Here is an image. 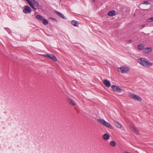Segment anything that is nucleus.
I'll list each match as a JSON object with an SVG mask.
<instances>
[{"mask_svg":"<svg viewBox=\"0 0 153 153\" xmlns=\"http://www.w3.org/2000/svg\"><path fill=\"white\" fill-rule=\"evenodd\" d=\"M97 120L103 126H105L110 129L113 128L112 126L109 123L106 121L104 120L100 119H98Z\"/></svg>","mask_w":153,"mask_h":153,"instance_id":"f03ea898","label":"nucleus"},{"mask_svg":"<svg viewBox=\"0 0 153 153\" xmlns=\"http://www.w3.org/2000/svg\"><path fill=\"white\" fill-rule=\"evenodd\" d=\"M143 4H145L148 5V4H150L149 2L148 1H144L143 3Z\"/></svg>","mask_w":153,"mask_h":153,"instance_id":"5701e85b","label":"nucleus"},{"mask_svg":"<svg viewBox=\"0 0 153 153\" xmlns=\"http://www.w3.org/2000/svg\"><path fill=\"white\" fill-rule=\"evenodd\" d=\"M103 82L106 87L109 88L111 86V83L108 80L105 79L104 80Z\"/></svg>","mask_w":153,"mask_h":153,"instance_id":"1a4fd4ad","label":"nucleus"},{"mask_svg":"<svg viewBox=\"0 0 153 153\" xmlns=\"http://www.w3.org/2000/svg\"><path fill=\"white\" fill-rule=\"evenodd\" d=\"M132 130L133 131L137 134H138L139 133L137 129L134 127H133L132 128Z\"/></svg>","mask_w":153,"mask_h":153,"instance_id":"412c9836","label":"nucleus"},{"mask_svg":"<svg viewBox=\"0 0 153 153\" xmlns=\"http://www.w3.org/2000/svg\"><path fill=\"white\" fill-rule=\"evenodd\" d=\"M125 153H131L129 152H125Z\"/></svg>","mask_w":153,"mask_h":153,"instance_id":"cd10ccee","label":"nucleus"},{"mask_svg":"<svg viewBox=\"0 0 153 153\" xmlns=\"http://www.w3.org/2000/svg\"><path fill=\"white\" fill-rule=\"evenodd\" d=\"M72 25L76 27L78 26V24H77V22L75 20H72L71 22Z\"/></svg>","mask_w":153,"mask_h":153,"instance_id":"f3484780","label":"nucleus"},{"mask_svg":"<svg viewBox=\"0 0 153 153\" xmlns=\"http://www.w3.org/2000/svg\"><path fill=\"white\" fill-rule=\"evenodd\" d=\"M118 71L123 73H126L128 72L129 71V68L127 67L122 66L120 68H118Z\"/></svg>","mask_w":153,"mask_h":153,"instance_id":"7ed1b4c3","label":"nucleus"},{"mask_svg":"<svg viewBox=\"0 0 153 153\" xmlns=\"http://www.w3.org/2000/svg\"><path fill=\"white\" fill-rule=\"evenodd\" d=\"M54 12L56 14H57L58 16H59L63 18V19H66V18L64 16V15L63 14H62L61 13L59 12H58L56 10H55Z\"/></svg>","mask_w":153,"mask_h":153,"instance_id":"9b49d317","label":"nucleus"},{"mask_svg":"<svg viewBox=\"0 0 153 153\" xmlns=\"http://www.w3.org/2000/svg\"><path fill=\"white\" fill-rule=\"evenodd\" d=\"M68 102L70 104L73 106H75L76 105V104L73 100L71 99L70 98L68 97Z\"/></svg>","mask_w":153,"mask_h":153,"instance_id":"9d476101","label":"nucleus"},{"mask_svg":"<svg viewBox=\"0 0 153 153\" xmlns=\"http://www.w3.org/2000/svg\"><path fill=\"white\" fill-rule=\"evenodd\" d=\"M110 143V145L113 147H114L116 146V143L114 141H111Z\"/></svg>","mask_w":153,"mask_h":153,"instance_id":"aec40b11","label":"nucleus"},{"mask_svg":"<svg viewBox=\"0 0 153 153\" xmlns=\"http://www.w3.org/2000/svg\"><path fill=\"white\" fill-rule=\"evenodd\" d=\"M95 1V0H92V2L93 3H94Z\"/></svg>","mask_w":153,"mask_h":153,"instance_id":"bb28decb","label":"nucleus"},{"mask_svg":"<svg viewBox=\"0 0 153 153\" xmlns=\"http://www.w3.org/2000/svg\"><path fill=\"white\" fill-rule=\"evenodd\" d=\"M147 21L149 22H151L153 21V17L148 19Z\"/></svg>","mask_w":153,"mask_h":153,"instance_id":"4be33fe9","label":"nucleus"},{"mask_svg":"<svg viewBox=\"0 0 153 153\" xmlns=\"http://www.w3.org/2000/svg\"><path fill=\"white\" fill-rule=\"evenodd\" d=\"M115 11L114 10L109 11L108 13V15L109 16H113L115 15Z\"/></svg>","mask_w":153,"mask_h":153,"instance_id":"ddd939ff","label":"nucleus"},{"mask_svg":"<svg viewBox=\"0 0 153 153\" xmlns=\"http://www.w3.org/2000/svg\"><path fill=\"white\" fill-rule=\"evenodd\" d=\"M36 17L37 19L38 20H42L44 19V18L42 16L39 15H38L36 16Z\"/></svg>","mask_w":153,"mask_h":153,"instance_id":"dca6fc26","label":"nucleus"},{"mask_svg":"<svg viewBox=\"0 0 153 153\" xmlns=\"http://www.w3.org/2000/svg\"><path fill=\"white\" fill-rule=\"evenodd\" d=\"M30 5V6L34 10H36V8H35L34 7L33 4L32 2H35V0H25Z\"/></svg>","mask_w":153,"mask_h":153,"instance_id":"0eeeda50","label":"nucleus"},{"mask_svg":"<svg viewBox=\"0 0 153 153\" xmlns=\"http://www.w3.org/2000/svg\"><path fill=\"white\" fill-rule=\"evenodd\" d=\"M143 46H142L141 44H140L138 45L137 46V48L138 49L140 50H142L143 49Z\"/></svg>","mask_w":153,"mask_h":153,"instance_id":"6ab92c4d","label":"nucleus"},{"mask_svg":"<svg viewBox=\"0 0 153 153\" xmlns=\"http://www.w3.org/2000/svg\"><path fill=\"white\" fill-rule=\"evenodd\" d=\"M145 26V25H142L141 26V28H144Z\"/></svg>","mask_w":153,"mask_h":153,"instance_id":"b1692460","label":"nucleus"},{"mask_svg":"<svg viewBox=\"0 0 153 153\" xmlns=\"http://www.w3.org/2000/svg\"><path fill=\"white\" fill-rule=\"evenodd\" d=\"M43 20V24L44 25H47L48 23V21L45 19L44 18Z\"/></svg>","mask_w":153,"mask_h":153,"instance_id":"a211bd4d","label":"nucleus"},{"mask_svg":"<svg viewBox=\"0 0 153 153\" xmlns=\"http://www.w3.org/2000/svg\"><path fill=\"white\" fill-rule=\"evenodd\" d=\"M23 12L25 13H30L31 11V9L28 6H25V8L23 10Z\"/></svg>","mask_w":153,"mask_h":153,"instance_id":"6e6552de","label":"nucleus"},{"mask_svg":"<svg viewBox=\"0 0 153 153\" xmlns=\"http://www.w3.org/2000/svg\"><path fill=\"white\" fill-rule=\"evenodd\" d=\"M43 56L47 57L48 58L51 59L54 61H56L57 59L56 57L53 55L50 54H45L42 55Z\"/></svg>","mask_w":153,"mask_h":153,"instance_id":"39448f33","label":"nucleus"},{"mask_svg":"<svg viewBox=\"0 0 153 153\" xmlns=\"http://www.w3.org/2000/svg\"><path fill=\"white\" fill-rule=\"evenodd\" d=\"M50 18L53 20H54L55 21L56 20V19H55L54 18L50 17Z\"/></svg>","mask_w":153,"mask_h":153,"instance_id":"393cba45","label":"nucleus"},{"mask_svg":"<svg viewBox=\"0 0 153 153\" xmlns=\"http://www.w3.org/2000/svg\"><path fill=\"white\" fill-rule=\"evenodd\" d=\"M152 49L151 47L146 48L144 50V52L145 53H148L152 51Z\"/></svg>","mask_w":153,"mask_h":153,"instance_id":"f8f14e48","label":"nucleus"},{"mask_svg":"<svg viewBox=\"0 0 153 153\" xmlns=\"http://www.w3.org/2000/svg\"><path fill=\"white\" fill-rule=\"evenodd\" d=\"M103 137L104 140H108L109 139L110 135L107 134H104L103 136Z\"/></svg>","mask_w":153,"mask_h":153,"instance_id":"4468645a","label":"nucleus"},{"mask_svg":"<svg viewBox=\"0 0 153 153\" xmlns=\"http://www.w3.org/2000/svg\"><path fill=\"white\" fill-rule=\"evenodd\" d=\"M39 6V4L38 3H37L36 4H35V6L36 7H38Z\"/></svg>","mask_w":153,"mask_h":153,"instance_id":"a878e982","label":"nucleus"},{"mask_svg":"<svg viewBox=\"0 0 153 153\" xmlns=\"http://www.w3.org/2000/svg\"><path fill=\"white\" fill-rule=\"evenodd\" d=\"M131 41V40H130L129 41V43H130Z\"/></svg>","mask_w":153,"mask_h":153,"instance_id":"c85d7f7f","label":"nucleus"},{"mask_svg":"<svg viewBox=\"0 0 153 153\" xmlns=\"http://www.w3.org/2000/svg\"><path fill=\"white\" fill-rule=\"evenodd\" d=\"M111 88L112 89L113 91H117L118 93H121L122 91V89L119 88L118 86L112 85L111 86Z\"/></svg>","mask_w":153,"mask_h":153,"instance_id":"423d86ee","label":"nucleus"},{"mask_svg":"<svg viewBox=\"0 0 153 153\" xmlns=\"http://www.w3.org/2000/svg\"><path fill=\"white\" fill-rule=\"evenodd\" d=\"M114 124L115 126L118 128H120L122 127V125L119 123L116 122H114Z\"/></svg>","mask_w":153,"mask_h":153,"instance_id":"2eb2a0df","label":"nucleus"},{"mask_svg":"<svg viewBox=\"0 0 153 153\" xmlns=\"http://www.w3.org/2000/svg\"><path fill=\"white\" fill-rule=\"evenodd\" d=\"M130 94L131 98L138 101H140L142 100V99L141 97L138 95L133 93H130Z\"/></svg>","mask_w":153,"mask_h":153,"instance_id":"20e7f679","label":"nucleus"},{"mask_svg":"<svg viewBox=\"0 0 153 153\" xmlns=\"http://www.w3.org/2000/svg\"><path fill=\"white\" fill-rule=\"evenodd\" d=\"M138 62L145 67H148L152 66L153 63L148 61L147 59L142 58L137 59Z\"/></svg>","mask_w":153,"mask_h":153,"instance_id":"f257e3e1","label":"nucleus"}]
</instances>
